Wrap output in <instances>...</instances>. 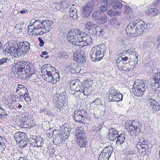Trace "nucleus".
<instances>
[{
	"label": "nucleus",
	"mask_w": 160,
	"mask_h": 160,
	"mask_svg": "<svg viewBox=\"0 0 160 160\" xmlns=\"http://www.w3.org/2000/svg\"><path fill=\"white\" fill-rule=\"evenodd\" d=\"M55 77H59L58 72H56V73L54 74L53 75H52L49 77H46L45 79L48 82H50L52 83H55L54 80H56V78Z\"/></svg>",
	"instance_id": "nucleus-26"
},
{
	"label": "nucleus",
	"mask_w": 160,
	"mask_h": 160,
	"mask_svg": "<svg viewBox=\"0 0 160 160\" xmlns=\"http://www.w3.org/2000/svg\"><path fill=\"white\" fill-rule=\"evenodd\" d=\"M22 53L25 54L28 52L30 49L29 43L27 41L22 42V46L20 47Z\"/></svg>",
	"instance_id": "nucleus-18"
},
{
	"label": "nucleus",
	"mask_w": 160,
	"mask_h": 160,
	"mask_svg": "<svg viewBox=\"0 0 160 160\" xmlns=\"http://www.w3.org/2000/svg\"><path fill=\"white\" fill-rule=\"evenodd\" d=\"M94 5L93 1H91L85 5L82 9L81 12L82 17L85 18H88L92 10V7Z\"/></svg>",
	"instance_id": "nucleus-7"
},
{
	"label": "nucleus",
	"mask_w": 160,
	"mask_h": 160,
	"mask_svg": "<svg viewBox=\"0 0 160 160\" xmlns=\"http://www.w3.org/2000/svg\"><path fill=\"white\" fill-rule=\"evenodd\" d=\"M80 92H82L83 94L85 95H88L89 94V92L88 91V89L87 88H84L83 89H81Z\"/></svg>",
	"instance_id": "nucleus-51"
},
{
	"label": "nucleus",
	"mask_w": 160,
	"mask_h": 160,
	"mask_svg": "<svg viewBox=\"0 0 160 160\" xmlns=\"http://www.w3.org/2000/svg\"><path fill=\"white\" fill-rule=\"evenodd\" d=\"M43 23V21L41 22L39 19L36 20L31 25V28H29L28 30L31 29L33 32L35 34L37 31L40 30V27L42 26Z\"/></svg>",
	"instance_id": "nucleus-13"
},
{
	"label": "nucleus",
	"mask_w": 160,
	"mask_h": 160,
	"mask_svg": "<svg viewBox=\"0 0 160 160\" xmlns=\"http://www.w3.org/2000/svg\"><path fill=\"white\" fill-rule=\"evenodd\" d=\"M126 155H133L136 154V152L134 150H129L125 152Z\"/></svg>",
	"instance_id": "nucleus-54"
},
{
	"label": "nucleus",
	"mask_w": 160,
	"mask_h": 160,
	"mask_svg": "<svg viewBox=\"0 0 160 160\" xmlns=\"http://www.w3.org/2000/svg\"><path fill=\"white\" fill-rule=\"evenodd\" d=\"M33 74H34V71H28V72L25 73V76L26 78H29Z\"/></svg>",
	"instance_id": "nucleus-53"
},
{
	"label": "nucleus",
	"mask_w": 160,
	"mask_h": 160,
	"mask_svg": "<svg viewBox=\"0 0 160 160\" xmlns=\"http://www.w3.org/2000/svg\"><path fill=\"white\" fill-rule=\"evenodd\" d=\"M79 36L78 38L76 39H72V40L70 41V43L74 45H76L77 46H79L80 48H83V46H82L83 45V43L84 42V36Z\"/></svg>",
	"instance_id": "nucleus-15"
},
{
	"label": "nucleus",
	"mask_w": 160,
	"mask_h": 160,
	"mask_svg": "<svg viewBox=\"0 0 160 160\" xmlns=\"http://www.w3.org/2000/svg\"><path fill=\"white\" fill-rule=\"evenodd\" d=\"M69 15L72 18L74 21H76L78 19V17L77 13V10L73 8H71L70 10Z\"/></svg>",
	"instance_id": "nucleus-23"
},
{
	"label": "nucleus",
	"mask_w": 160,
	"mask_h": 160,
	"mask_svg": "<svg viewBox=\"0 0 160 160\" xmlns=\"http://www.w3.org/2000/svg\"><path fill=\"white\" fill-rule=\"evenodd\" d=\"M77 142L79 144L80 147L81 148L85 147L87 142L86 138L77 139Z\"/></svg>",
	"instance_id": "nucleus-27"
},
{
	"label": "nucleus",
	"mask_w": 160,
	"mask_h": 160,
	"mask_svg": "<svg viewBox=\"0 0 160 160\" xmlns=\"http://www.w3.org/2000/svg\"><path fill=\"white\" fill-rule=\"evenodd\" d=\"M6 48L5 49H3V51L4 53L5 54H8L9 53L10 54H11V52L10 51V49H9V47L7 46V43L6 44Z\"/></svg>",
	"instance_id": "nucleus-52"
},
{
	"label": "nucleus",
	"mask_w": 160,
	"mask_h": 160,
	"mask_svg": "<svg viewBox=\"0 0 160 160\" xmlns=\"http://www.w3.org/2000/svg\"><path fill=\"white\" fill-rule=\"evenodd\" d=\"M146 13L152 16H156L158 13V10L155 8H151L147 10L146 11Z\"/></svg>",
	"instance_id": "nucleus-28"
},
{
	"label": "nucleus",
	"mask_w": 160,
	"mask_h": 160,
	"mask_svg": "<svg viewBox=\"0 0 160 160\" xmlns=\"http://www.w3.org/2000/svg\"><path fill=\"white\" fill-rule=\"evenodd\" d=\"M153 76L155 78L151 84V88L157 93L160 92V72H155Z\"/></svg>",
	"instance_id": "nucleus-6"
},
{
	"label": "nucleus",
	"mask_w": 160,
	"mask_h": 160,
	"mask_svg": "<svg viewBox=\"0 0 160 160\" xmlns=\"http://www.w3.org/2000/svg\"><path fill=\"white\" fill-rule=\"evenodd\" d=\"M63 103L62 102H60L58 100L57 102L54 103L53 105L55 107L57 108H61L64 105V103Z\"/></svg>",
	"instance_id": "nucleus-47"
},
{
	"label": "nucleus",
	"mask_w": 160,
	"mask_h": 160,
	"mask_svg": "<svg viewBox=\"0 0 160 160\" xmlns=\"http://www.w3.org/2000/svg\"><path fill=\"white\" fill-rule=\"evenodd\" d=\"M58 94H57V95H55L53 98V103L54 104V103H55L57 102V101H58L59 100H58Z\"/></svg>",
	"instance_id": "nucleus-58"
},
{
	"label": "nucleus",
	"mask_w": 160,
	"mask_h": 160,
	"mask_svg": "<svg viewBox=\"0 0 160 160\" xmlns=\"http://www.w3.org/2000/svg\"><path fill=\"white\" fill-rule=\"evenodd\" d=\"M22 53V51L21 49L20 48H17L15 52H14V55L15 57H19L21 56Z\"/></svg>",
	"instance_id": "nucleus-44"
},
{
	"label": "nucleus",
	"mask_w": 160,
	"mask_h": 160,
	"mask_svg": "<svg viewBox=\"0 0 160 160\" xmlns=\"http://www.w3.org/2000/svg\"><path fill=\"white\" fill-rule=\"evenodd\" d=\"M138 152H141V154L144 155L146 154V152L144 151V148H141L140 149L138 150Z\"/></svg>",
	"instance_id": "nucleus-63"
},
{
	"label": "nucleus",
	"mask_w": 160,
	"mask_h": 160,
	"mask_svg": "<svg viewBox=\"0 0 160 160\" xmlns=\"http://www.w3.org/2000/svg\"><path fill=\"white\" fill-rule=\"evenodd\" d=\"M87 112L85 110L82 109L81 110H75L73 116V118L76 122H81L82 123H86L87 118L86 115Z\"/></svg>",
	"instance_id": "nucleus-2"
},
{
	"label": "nucleus",
	"mask_w": 160,
	"mask_h": 160,
	"mask_svg": "<svg viewBox=\"0 0 160 160\" xmlns=\"http://www.w3.org/2000/svg\"><path fill=\"white\" fill-rule=\"evenodd\" d=\"M141 147L142 148H144V151H146V150H148V145H143L141 144Z\"/></svg>",
	"instance_id": "nucleus-64"
},
{
	"label": "nucleus",
	"mask_w": 160,
	"mask_h": 160,
	"mask_svg": "<svg viewBox=\"0 0 160 160\" xmlns=\"http://www.w3.org/2000/svg\"><path fill=\"white\" fill-rule=\"evenodd\" d=\"M136 25L137 22L135 21L130 22L126 28V31L130 37H136L139 36Z\"/></svg>",
	"instance_id": "nucleus-3"
},
{
	"label": "nucleus",
	"mask_w": 160,
	"mask_h": 160,
	"mask_svg": "<svg viewBox=\"0 0 160 160\" xmlns=\"http://www.w3.org/2000/svg\"><path fill=\"white\" fill-rule=\"evenodd\" d=\"M135 22H137V30L139 36L144 32L147 28V24L144 21L138 19L136 20Z\"/></svg>",
	"instance_id": "nucleus-11"
},
{
	"label": "nucleus",
	"mask_w": 160,
	"mask_h": 160,
	"mask_svg": "<svg viewBox=\"0 0 160 160\" xmlns=\"http://www.w3.org/2000/svg\"><path fill=\"white\" fill-rule=\"evenodd\" d=\"M75 138L76 139H78L79 138L82 139V138H85L86 137L85 135V133H84L82 130H78L77 131Z\"/></svg>",
	"instance_id": "nucleus-34"
},
{
	"label": "nucleus",
	"mask_w": 160,
	"mask_h": 160,
	"mask_svg": "<svg viewBox=\"0 0 160 160\" xmlns=\"http://www.w3.org/2000/svg\"><path fill=\"white\" fill-rule=\"evenodd\" d=\"M18 88L16 90V92L20 95V98L22 97L23 95L28 94V90L27 88L24 86L22 85L18 84Z\"/></svg>",
	"instance_id": "nucleus-16"
},
{
	"label": "nucleus",
	"mask_w": 160,
	"mask_h": 160,
	"mask_svg": "<svg viewBox=\"0 0 160 160\" xmlns=\"http://www.w3.org/2000/svg\"><path fill=\"white\" fill-rule=\"evenodd\" d=\"M107 20V17L106 15H103L99 16L96 21L97 23L99 25L104 24Z\"/></svg>",
	"instance_id": "nucleus-24"
},
{
	"label": "nucleus",
	"mask_w": 160,
	"mask_h": 160,
	"mask_svg": "<svg viewBox=\"0 0 160 160\" xmlns=\"http://www.w3.org/2000/svg\"><path fill=\"white\" fill-rule=\"evenodd\" d=\"M118 131L113 128L109 129L108 138L110 140L113 141L118 136Z\"/></svg>",
	"instance_id": "nucleus-14"
},
{
	"label": "nucleus",
	"mask_w": 160,
	"mask_h": 160,
	"mask_svg": "<svg viewBox=\"0 0 160 160\" xmlns=\"http://www.w3.org/2000/svg\"><path fill=\"white\" fill-rule=\"evenodd\" d=\"M6 112L5 111L1 108L0 105V118L5 117L7 115Z\"/></svg>",
	"instance_id": "nucleus-45"
},
{
	"label": "nucleus",
	"mask_w": 160,
	"mask_h": 160,
	"mask_svg": "<svg viewBox=\"0 0 160 160\" xmlns=\"http://www.w3.org/2000/svg\"><path fill=\"white\" fill-rule=\"evenodd\" d=\"M73 29H72L69 31L67 34V38L70 43V41L76 39L75 37V34L73 32Z\"/></svg>",
	"instance_id": "nucleus-29"
},
{
	"label": "nucleus",
	"mask_w": 160,
	"mask_h": 160,
	"mask_svg": "<svg viewBox=\"0 0 160 160\" xmlns=\"http://www.w3.org/2000/svg\"><path fill=\"white\" fill-rule=\"evenodd\" d=\"M92 128L93 131L97 132L101 130L102 128L100 124L96 123L94 124V126L92 127Z\"/></svg>",
	"instance_id": "nucleus-37"
},
{
	"label": "nucleus",
	"mask_w": 160,
	"mask_h": 160,
	"mask_svg": "<svg viewBox=\"0 0 160 160\" xmlns=\"http://www.w3.org/2000/svg\"><path fill=\"white\" fill-rule=\"evenodd\" d=\"M146 105L148 108L152 111H158L160 109L159 104L157 101L152 98L148 99L146 101Z\"/></svg>",
	"instance_id": "nucleus-8"
},
{
	"label": "nucleus",
	"mask_w": 160,
	"mask_h": 160,
	"mask_svg": "<svg viewBox=\"0 0 160 160\" xmlns=\"http://www.w3.org/2000/svg\"><path fill=\"white\" fill-rule=\"evenodd\" d=\"M50 21L48 20H43V28H44V30H46V31L49 32L50 30V26L51 23H50Z\"/></svg>",
	"instance_id": "nucleus-25"
},
{
	"label": "nucleus",
	"mask_w": 160,
	"mask_h": 160,
	"mask_svg": "<svg viewBox=\"0 0 160 160\" xmlns=\"http://www.w3.org/2000/svg\"><path fill=\"white\" fill-rule=\"evenodd\" d=\"M22 97L24 98L28 105H30L31 104V99L28 93L23 95Z\"/></svg>",
	"instance_id": "nucleus-39"
},
{
	"label": "nucleus",
	"mask_w": 160,
	"mask_h": 160,
	"mask_svg": "<svg viewBox=\"0 0 160 160\" xmlns=\"http://www.w3.org/2000/svg\"><path fill=\"white\" fill-rule=\"evenodd\" d=\"M43 138H41L40 136L37 137H35V142H40L41 141H42V142Z\"/></svg>",
	"instance_id": "nucleus-62"
},
{
	"label": "nucleus",
	"mask_w": 160,
	"mask_h": 160,
	"mask_svg": "<svg viewBox=\"0 0 160 160\" xmlns=\"http://www.w3.org/2000/svg\"><path fill=\"white\" fill-rule=\"evenodd\" d=\"M84 55L83 51L80 50H78L74 52L73 59L78 63H83L85 62V56H84Z\"/></svg>",
	"instance_id": "nucleus-9"
},
{
	"label": "nucleus",
	"mask_w": 160,
	"mask_h": 160,
	"mask_svg": "<svg viewBox=\"0 0 160 160\" xmlns=\"http://www.w3.org/2000/svg\"><path fill=\"white\" fill-rule=\"evenodd\" d=\"M106 50V47L104 44L94 46L90 53L91 59L92 61L100 60L103 57Z\"/></svg>",
	"instance_id": "nucleus-1"
},
{
	"label": "nucleus",
	"mask_w": 160,
	"mask_h": 160,
	"mask_svg": "<svg viewBox=\"0 0 160 160\" xmlns=\"http://www.w3.org/2000/svg\"><path fill=\"white\" fill-rule=\"evenodd\" d=\"M58 100L60 102L64 103L66 101V94L65 92H63L61 94H58Z\"/></svg>",
	"instance_id": "nucleus-31"
},
{
	"label": "nucleus",
	"mask_w": 160,
	"mask_h": 160,
	"mask_svg": "<svg viewBox=\"0 0 160 160\" xmlns=\"http://www.w3.org/2000/svg\"><path fill=\"white\" fill-rule=\"evenodd\" d=\"M118 91L115 89L113 87H111L108 92V94H109L108 97L109 99H110L112 97H113L114 95L117 94V93H118Z\"/></svg>",
	"instance_id": "nucleus-32"
},
{
	"label": "nucleus",
	"mask_w": 160,
	"mask_h": 160,
	"mask_svg": "<svg viewBox=\"0 0 160 160\" xmlns=\"http://www.w3.org/2000/svg\"><path fill=\"white\" fill-rule=\"evenodd\" d=\"M124 11L125 13L130 14L132 12V10L128 6H126L124 8Z\"/></svg>",
	"instance_id": "nucleus-49"
},
{
	"label": "nucleus",
	"mask_w": 160,
	"mask_h": 160,
	"mask_svg": "<svg viewBox=\"0 0 160 160\" xmlns=\"http://www.w3.org/2000/svg\"><path fill=\"white\" fill-rule=\"evenodd\" d=\"M135 55L134 56H133L132 57H134L133 58V59L132 61L134 62V64H137V62L138 61V56H136V53H135Z\"/></svg>",
	"instance_id": "nucleus-59"
},
{
	"label": "nucleus",
	"mask_w": 160,
	"mask_h": 160,
	"mask_svg": "<svg viewBox=\"0 0 160 160\" xmlns=\"http://www.w3.org/2000/svg\"><path fill=\"white\" fill-rule=\"evenodd\" d=\"M93 33L96 36L101 37L102 36L105 32L104 29H102L100 27L97 25L94 28L93 31Z\"/></svg>",
	"instance_id": "nucleus-17"
},
{
	"label": "nucleus",
	"mask_w": 160,
	"mask_h": 160,
	"mask_svg": "<svg viewBox=\"0 0 160 160\" xmlns=\"http://www.w3.org/2000/svg\"><path fill=\"white\" fill-rule=\"evenodd\" d=\"M84 25L86 27V31L91 32L92 30V28H95L97 24L93 22L89 21H87Z\"/></svg>",
	"instance_id": "nucleus-22"
},
{
	"label": "nucleus",
	"mask_w": 160,
	"mask_h": 160,
	"mask_svg": "<svg viewBox=\"0 0 160 160\" xmlns=\"http://www.w3.org/2000/svg\"><path fill=\"white\" fill-rule=\"evenodd\" d=\"M144 87L145 84L143 83L138 85L137 87H135L133 85L132 91L134 95L137 97L142 96L145 90Z\"/></svg>",
	"instance_id": "nucleus-10"
},
{
	"label": "nucleus",
	"mask_w": 160,
	"mask_h": 160,
	"mask_svg": "<svg viewBox=\"0 0 160 160\" xmlns=\"http://www.w3.org/2000/svg\"><path fill=\"white\" fill-rule=\"evenodd\" d=\"M131 123L128 128V130L130 132V134L136 135L140 132L141 123H139L138 120H135L132 121Z\"/></svg>",
	"instance_id": "nucleus-4"
},
{
	"label": "nucleus",
	"mask_w": 160,
	"mask_h": 160,
	"mask_svg": "<svg viewBox=\"0 0 160 160\" xmlns=\"http://www.w3.org/2000/svg\"><path fill=\"white\" fill-rule=\"evenodd\" d=\"M42 69L43 70L46 69V70H54V69L57 70L55 67H52L50 64H45L42 67Z\"/></svg>",
	"instance_id": "nucleus-38"
},
{
	"label": "nucleus",
	"mask_w": 160,
	"mask_h": 160,
	"mask_svg": "<svg viewBox=\"0 0 160 160\" xmlns=\"http://www.w3.org/2000/svg\"><path fill=\"white\" fill-rule=\"evenodd\" d=\"M114 0H103L102 4L99 7V11L102 12H106L112 6Z\"/></svg>",
	"instance_id": "nucleus-12"
},
{
	"label": "nucleus",
	"mask_w": 160,
	"mask_h": 160,
	"mask_svg": "<svg viewBox=\"0 0 160 160\" xmlns=\"http://www.w3.org/2000/svg\"><path fill=\"white\" fill-rule=\"evenodd\" d=\"M23 133L21 132H18L17 133H15L14 134V137L16 138H20L21 137V134H22Z\"/></svg>",
	"instance_id": "nucleus-56"
},
{
	"label": "nucleus",
	"mask_w": 160,
	"mask_h": 160,
	"mask_svg": "<svg viewBox=\"0 0 160 160\" xmlns=\"http://www.w3.org/2000/svg\"><path fill=\"white\" fill-rule=\"evenodd\" d=\"M117 140L116 141V143L118 144V142H119L120 144H122L125 139V134H121L117 137Z\"/></svg>",
	"instance_id": "nucleus-36"
},
{
	"label": "nucleus",
	"mask_w": 160,
	"mask_h": 160,
	"mask_svg": "<svg viewBox=\"0 0 160 160\" xmlns=\"http://www.w3.org/2000/svg\"><path fill=\"white\" fill-rule=\"evenodd\" d=\"M38 39L39 41V46L41 47H42L44 44V42L42 39L40 38H38Z\"/></svg>",
	"instance_id": "nucleus-61"
},
{
	"label": "nucleus",
	"mask_w": 160,
	"mask_h": 160,
	"mask_svg": "<svg viewBox=\"0 0 160 160\" xmlns=\"http://www.w3.org/2000/svg\"><path fill=\"white\" fill-rule=\"evenodd\" d=\"M117 93V94H116V95H114L113 97H112L110 99H109V100L111 102H118L122 100L123 96L122 94L119 92L118 93V92Z\"/></svg>",
	"instance_id": "nucleus-21"
},
{
	"label": "nucleus",
	"mask_w": 160,
	"mask_h": 160,
	"mask_svg": "<svg viewBox=\"0 0 160 160\" xmlns=\"http://www.w3.org/2000/svg\"><path fill=\"white\" fill-rule=\"evenodd\" d=\"M113 152L112 147L108 146L104 148L98 157V160H108Z\"/></svg>",
	"instance_id": "nucleus-5"
},
{
	"label": "nucleus",
	"mask_w": 160,
	"mask_h": 160,
	"mask_svg": "<svg viewBox=\"0 0 160 160\" xmlns=\"http://www.w3.org/2000/svg\"><path fill=\"white\" fill-rule=\"evenodd\" d=\"M99 12H93L92 13V18L94 20H98L99 17Z\"/></svg>",
	"instance_id": "nucleus-50"
},
{
	"label": "nucleus",
	"mask_w": 160,
	"mask_h": 160,
	"mask_svg": "<svg viewBox=\"0 0 160 160\" xmlns=\"http://www.w3.org/2000/svg\"><path fill=\"white\" fill-rule=\"evenodd\" d=\"M43 26H42L41 27H40V30L39 31H38L35 33L37 35H42L44 33L47 32H47L46 31V30H44V28H43Z\"/></svg>",
	"instance_id": "nucleus-41"
},
{
	"label": "nucleus",
	"mask_w": 160,
	"mask_h": 160,
	"mask_svg": "<svg viewBox=\"0 0 160 160\" xmlns=\"http://www.w3.org/2000/svg\"><path fill=\"white\" fill-rule=\"evenodd\" d=\"M8 60V59L7 58H2L0 59V65L3 64L5 62H6Z\"/></svg>",
	"instance_id": "nucleus-57"
},
{
	"label": "nucleus",
	"mask_w": 160,
	"mask_h": 160,
	"mask_svg": "<svg viewBox=\"0 0 160 160\" xmlns=\"http://www.w3.org/2000/svg\"><path fill=\"white\" fill-rule=\"evenodd\" d=\"M70 89L72 91H76V92L80 91L81 89L79 82H78V85H75L73 86H72L70 88Z\"/></svg>",
	"instance_id": "nucleus-42"
},
{
	"label": "nucleus",
	"mask_w": 160,
	"mask_h": 160,
	"mask_svg": "<svg viewBox=\"0 0 160 160\" xmlns=\"http://www.w3.org/2000/svg\"><path fill=\"white\" fill-rule=\"evenodd\" d=\"M84 36V42L83 43V45L82 46H85L87 45H90L92 43V40L90 36L88 34H87L84 32L83 34Z\"/></svg>",
	"instance_id": "nucleus-19"
},
{
	"label": "nucleus",
	"mask_w": 160,
	"mask_h": 160,
	"mask_svg": "<svg viewBox=\"0 0 160 160\" xmlns=\"http://www.w3.org/2000/svg\"><path fill=\"white\" fill-rule=\"evenodd\" d=\"M69 55V53L68 52H61L59 54V57L61 58H68Z\"/></svg>",
	"instance_id": "nucleus-40"
},
{
	"label": "nucleus",
	"mask_w": 160,
	"mask_h": 160,
	"mask_svg": "<svg viewBox=\"0 0 160 160\" xmlns=\"http://www.w3.org/2000/svg\"><path fill=\"white\" fill-rule=\"evenodd\" d=\"M29 64L30 65V63L28 62H24L23 63L22 65H21V67L20 68V70H21V69L22 70L23 69H24V70H31V68Z\"/></svg>",
	"instance_id": "nucleus-35"
},
{
	"label": "nucleus",
	"mask_w": 160,
	"mask_h": 160,
	"mask_svg": "<svg viewBox=\"0 0 160 160\" xmlns=\"http://www.w3.org/2000/svg\"><path fill=\"white\" fill-rule=\"evenodd\" d=\"M117 19L116 18H111L109 21V23L111 25H114L117 22Z\"/></svg>",
	"instance_id": "nucleus-55"
},
{
	"label": "nucleus",
	"mask_w": 160,
	"mask_h": 160,
	"mask_svg": "<svg viewBox=\"0 0 160 160\" xmlns=\"http://www.w3.org/2000/svg\"><path fill=\"white\" fill-rule=\"evenodd\" d=\"M70 68H68V69L70 70H81L82 68L81 66L78 63H72L70 66Z\"/></svg>",
	"instance_id": "nucleus-33"
},
{
	"label": "nucleus",
	"mask_w": 160,
	"mask_h": 160,
	"mask_svg": "<svg viewBox=\"0 0 160 160\" xmlns=\"http://www.w3.org/2000/svg\"><path fill=\"white\" fill-rule=\"evenodd\" d=\"M73 32H74L75 35V38H78L79 36H83L85 32H83L78 28L73 29Z\"/></svg>",
	"instance_id": "nucleus-30"
},
{
	"label": "nucleus",
	"mask_w": 160,
	"mask_h": 160,
	"mask_svg": "<svg viewBox=\"0 0 160 160\" xmlns=\"http://www.w3.org/2000/svg\"><path fill=\"white\" fill-rule=\"evenodd\" d=\"M128 58L127 56H125L124 58L119 57L116 60L117 62L118 63V67H119L118 64L120 63V62H121V63H123V62H122V61H127L128 60Z\"/></svg>",
	"instance_id": "nucleus-43"
},
{
	"label": "nucleus",
	"mask_w": 160,
	"mask_h": 160,
	"mask_svg": "<svg viewBox=\"0 0 160 160\" xmlns=\"http://www.w3.org/2000/svg\"><path fill=\"white\" fill-rule=\"evenodd\" d=\"M122 2L118 0H114L112 5V8L115 10H120L123 6Z\"/></svg>",
	"instance_id": "nucleus-20"
},
{
	"label": "nucleus",
	"mask_w": 160,
	"mask_h": 160,
	"mask_svg": "<svg viewBox=\"0 0 160 160\" xmlns=\"http://www.w3.org/2000/svg\"><path fill=\"white\" fill-rule=\"evenodd\" d=\"M108 15L110 16H112L118 14V12L117 11H113L111 9H110L108 12Z\"/></svg>",
	"instance_id": "nucleus-46"
},
{
	"label": "nucleus",
	"mask_w": 160,
	"mask_h": 160,
	"mask_svg": "<svg viewBox=\"0 0 160 160\" xmlns=\"http://www.w3.org/2000/svg\"><path fill=\"white\" fill-rule=\"evenodd\" d=\"M79 82V80L78 79L71 81L70 83V88L72 87V86H73L75 85H78V84Z\"/></svg>",
	"instance_id": "nucleus-48"
},
{
	"label": "nucleus",
	"mask_w": 160,
	"mask_h": 160,
	"mask_svg": "<svg viewBox=\"0 0 160 160\" xmlns=\"http://www.w3.org/2000/svg\"><path fill=\"white\" fill-rule=\"evenodd\" d=\"M6 147L5 146L4 144H2L1 142H0V151H3Z\"/></svg>",
	"instance_id": "nucleus-60"
}]
</instances>
